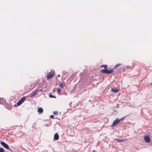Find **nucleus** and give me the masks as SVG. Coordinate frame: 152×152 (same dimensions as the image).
Instances as JSON below:
<instances>
[{
	"instance_id": "1",
	"label": "nucleus",
	"mask_w": 152,
	"mask_h": 152,
	"mask_svg": "<svg viewBox=\"0 0 152 152\" xmlns=\"http://www.w3.org/2000/svg\"><path fill=\"white\" fill-rule=\"evenodd\" d=\"M26 98V96H23L22 97L18 102L15 105V106L18 107L21 105L25 100Z\"/></svg>"
},
{
	"instance_id": "25",
	"label": "nucleus",
	"mask_w": 152,
	"mask_h": 152,
	"mask_svg": "<svg viewBox=\"0 0 152 152\" xmlns=\"http://www.w3.org/2000/svg\"><path fill=\"white\" fill-rule=\"evenodd\" d=\"M92 152H96V151H95V150H93V151H92Z\"/></svg>"
},
{
	"instance_id": "10",
	"label": "nucleus",
	"mask_w": 152,
	"mask_h": 152,
	"mask_svg": "<svg viewBox=\"0 0 152 152\" xmlns=\"http://www.w3.org/2000/svg\"><path fill=\"white\" fill-rule=\"evenodd\" d=\"M6 102V100L4 98H0V102L1 104L4 103Z\"/></svg>"
},
{
	"instance_id": "16",
	"label": "nucleus",
	"mask_w": 152,
	"mask_h": 152,
	"mask_svg": "<svg viewBox=\"0 0 152 152\" xmlns=\"http://www.w3.org/2000/svg\"><path fill=\"white\" fill-rule=\"evenodd\" d=\"M58 112L57 111H55L53 113V114L55 115H57L58 114Z\"/></svg>"
},
{
	"instance_id": "26",
	"label": "nucleus",
	"mask_w": 152,
	"mask_h": 152,
	"mask_svg": "<svg viewBox=\"0 0 152 152\" xmlns=\"http://www.w3.org/2000/svg\"><path fill=\"white\" fill-rule=\"evenodd\" d=\"M57 77H60V75H57Z\"/></svg>"
},
{
	"instance_id": "23",
	"label": "nucleus",
	"mask_w": 152,
	"mask_h": 152,
	"mask_svg": "<svg viewBox=\"0 0 152 152\" xmlns=\"http://www.w3.org/2000/svg\"><path fill=\"white\" fill-rule=\"evenodd\" d=\"M100 67H104V64L100 66Z\"/></svg>"
},
{
	"instance_id": "20",
	"label": "nucleus",
	"mask_w": 152,
	"mask_h": 152,
	"mask_svg": "<svg viewBox=\"0 0 152 152\" xmlns=\"http://www.w3.org/2000/svg\"><path fill=\"white\" fill-rule=\"evenodd\" d=\"M124 118H122L119 119H118V120H119V122H120V121H122L124 120Z\"/></svg>"
},
{
	"instance_id": "5",
	"label": "nucleus",
	"mask_w": 152,
	"mask_h": 152,
	"mask_svg": "<svg viewBox=\"0 0 152 152\" xmlns=\"http://www.w3.org/2000/svg\"><path fill=\"white\" fill-rule=\"evenodd\" d=\"M119 122V121L118 120V118H117L113 121L112 125L116 126Z\"/></svg>"
},
{
	"instance_id": "14",
	"label": "nucleus",
	"mask_w": 152,
	"mask_h": 152,
	"mask_svg": "<svg viewBox=\"0 0 152 152\" xmlns=\"http://www.w3.org/2000/svg\"><path fill=\"white\" fill-rule=\"evenodd\" d=\"M121 65H122L121 64H120V63L117 64L115 65V66L114 67V68H117V67H118V66H120Z\"/></svg>"
},
{
	"instance_id": "11",
	"label": "nucleus",
	"mask_w": 152,
	"mask_h": 152,
	"mask_svg": "<svg viewBox=\"0 0 152 152\" xmlns=\"http://www.w3.org/2000/svg\"><path fill=\"white\" fill-rule=\"evenodd\" d=\"M37 90H35L33 91L32 93L31 94V95H36L37 94Z\"/></svg>"
},
{
	"instance_id": "7",
	"label": "nucleus",
	"mask_w": 152,
	"mask_h": 152,
	"mask_svg": "<svg viewBox=\"0 0 152 152\" xmlns=\"http://www.w3.org/2000/svg\"><path fill=\"white\" fill-rule=\"evenodd\" d=\"M59 137L58 133H56L55 134L54 136V140H58Z\"/></svg>"
},
{
	"instance_id": "28",
	"label": "nucleus",
	"mask_w": 152,
	"mask_h": 152,
	"mask_svg": "<svg viewBox=\"0 0 152 152\" xmlns=\"http://www.w3.org/2000/svg\"><path fill=\"white\" fill-rule=\"evenodd\" d=\"M151 85H152V83H151Z\"/></svg>"
},
{
	"instance_id": "4",
	"label": "nucleus",
	"mask_w": 152,
	"mask_h": 152,
	"mask_svg": "<svg viewBox=\"0 0 152 152\" xmlns=\"http://www.w3.org/2000/svg\"><path fill=\"white\" fill-rule=\"evenodd\" d=\"M144 140L147 143H148L150 142V139L149 136H144Z\"/></svg>"
},
{
	"instance_id": "24",
	"label": "nucleus",
	"mask_w": 152,
	"mask_h": 152,
	"mask_svg": "<svg viewBox=\"0 0 152 152\" xmlns=\"http://www.w3.org/2000/svg\"><path fill=\"white\" fill-rule=\"evenodd\" d=\"M107 68V65H105V69H106Z\"/></svg>"
},
{
	"instance_id": "19",
	"label": "nucleus",
	"mask_w": 152,
	"mask_h": 152,
	"mask_svg": "<svg viewBox=\"0 0 152 152\" xmlns=\"http://www.w3.org/2000/svg\"><path fill=\"white\" fill-rule=\"evenodd\" d=\"M49 97L50 98H56V97L55 96H49Z\"/></svg>"
},
{
	"instance_id": "6",
	"label": "nucleus",
	"mask_w": 152,
	"mask_h": 152,
	"mask_svg": "<svg viewBox=\"0 0 152 152\" xmlns=\"http://www.w3.org/2000/svg\"><path fill=\"white\" fill-rule=\"evenodd\" d=\"M113 69L109 70L107 69H105V73L110 74L113 73Z\"/></svg>"
},
{
	"instance_id": "3",
	"label": "nucleus",
	"mask_w": 152,
	"mask_h": 152,
	"mask_svg": "<svg viewBox=\"0 0 152 152\" xmlns=\"http://www.w3.org/2000/svg\"><path fill=\"white\" fill-rule=\"evenodd\" d=\"M54 71H52L49 72L48 74V75H47L46 77L47 79V80H49L50 79H51L54 75Z\"/></svg>"
},
{
	"instance_id": "18",
	"label": "nucleus",
	"mask_w": 152,
	"mask_h": 152,
	"mask_svg": "<svg viewBox=\"0 0 152 152\" xmlns=\"http://www.w3.org/2000/svg\"><path fill=\"white\" fill-rule=\"evenodd\" d=\"M60 91H61V89L60 88H58L57 89V92L58 93V94H59Z\"/></svg>"
},
{
	"instance_id": "12",
	"label": "nucleus",
	"mask_w": 152,
	"mask_h": 152,
	"mask_svg": "<svg viewBox=\"0 0 152 152\" xmlns=\"http://www.w3.org/2000/svg\"><path fill=\"white\" fill-rule=\"evenodd\" d=\"M59 86L61 88H64L65 86V84L64 83H60L59 84Z\"/></svg>"
},
{
	"instance_id": "17",
	"label": "nucleus",
	"mask_w": 152,
	"mask_h": 152,
	"mask_svg": "<svg viewBox=\"0 0 152 152\" xmlns=\"http://www.w3.org/2000/svg\"><path fill=\"white\" fill-rule=\"evenodd\" d=\"M126 67L129 69H131L132 68V66H127Z\"/></svg>"
},
{
	"instance_id": "9",
	"label": "nucleus",
	"mask_w": 152,
	"mask_h": 152,
	"mask_svg": "<svg viewBox=\"0 0 152 152\" xmlns=\"http://www.w3.org/2000/svg\"><path fill=\"white\" fill-rule=\"evenodd\" d=\"M43 109L41 107H39L38 108L37 111L40 114L43 112Z\"/></svg>"
},
{
	"instance_id": "15",
	"label": "nucleus",
	"mask_w": 152,
	"mask_h": 152,
	"mask_svg": "<svg viewBox=\"0 0 152 152\" xmlns=\"http://www.w3.org/2000/svg\"><path fill=\"white\" fill-rule=\"evenodd\" d=\"M4 149L1 148H0V152H4Z\"/></svg>"
},
{
	"instance_id": "8",
	"label": "nucleus",
	"mask_w": 152,
	"mask_h": 152,
	"mask_svg": "<svg viewBox=\"0 0 152 152\" xmlns=\"http://www.w3.org/2000/svg\"><path fill=\"white\" fill-rule=\"evenodd\" d=\"M119 90V89L112 88L111 91L113 93H117L118 92Z\"/></svg>"
},
{
	"instance_id": "22",
	"label": "nucleus",
	"mask_w": 152,
	"mask_h": 152,
	"mask_svg": "<svg viewBox=\"0 0 152 152\" xmlns=\"http://www.w3.org/2000/svg\"><path fill=\"white\" fill-rule=\"evenodd\" d=\"M54 117V116L53 115H51L50 116V118H53Z\"/></svg>"
},
{
	"instance_id": "27",
	"label": "nucleus",
	"mask_w": 152,
	"mask_h": 152,
	"mask_svg": "<svg viewBox=\"0 0 152 152\" xmlns=\"http://www.w3.org/2000/svg\"><path fill=\"white\" fill-rule=\"evenodd\" d=\"M34 96L32 95V96H31V97H33V96Z\"/></svg>"
},
{
	"instance_id": "29",
	"label": "nucleus",
	"mask_w": 152,
	"mask_h": 152,
	"mask_svg": "<svg viewBox=\"0 0 152 152\" xmlns=\"http://www.w3.org/2000/svg\"><path fill=\"white\" fill-rule=\"evenodd\" d=\"M133 68H134V66H133Z\"/></svg>"
},
{
	"instance_id": "2",
	"label": "nucleus",
	"mask_w": 152,
	"mask_h": 152,
	"mask_svg": "<svg viewBox=\"0 0 152 152\" xmlns=\"http://www.w3.org/2000/svg\"><path fill=\"white\" fill-rule=\"evenodd\" d=\"M0 144L2 145L3 146L6 148L8 150L12 151V150L9 147L8 145L3 142H1Z\"/></svg>"
},
{
	"instance_id": "13",
	"label": "nucleus",
	"mask_w": 152,
	"mask_h": 152,
	"mask_svg": "<svg viewBox=\"0 0 152 152\" xmlns=\"http://www.w3.org/2000/svg\"><path fill=\"white\" fill-rule=\"evenodd\" d=\"M114 140L117 141L118 142H121L124 141V140L121 139H114Z\"/></svg>"
},
{
	"instance_id": "21",
	"label": "nucleus",
	"mask_w": 152,
	"mask_h": 152,
	"mask_svg": "<svg viewBox=\"0 0 152 152\" xmlns=\"http://www.w3.org/2000/svg\"><path fill=\"white\" fill-rule=\"evenodd\" d=\"M101 71L102 72L104 73V69L101 70Z\"/></svg>"
},
{
	"instance_id": "30",
	"label": "nucleus",
	"mask_w": 152,
	"mask_h": 152,
	"mask_svg": "<svg viewBox=\"0 0 152 152\" xmlns=\"http://www.w3.org/2000/svg\"><path fill=\"white\" fill-rule=\"evenodd\" d=\"M49 95H52V94H49Z\"/></svg>"
}]
</instances>
